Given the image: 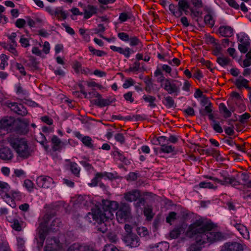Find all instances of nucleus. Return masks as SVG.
I'll return each instance as SVG.
<instances>
[{"instance_id": "473e14b6", "label": "nucleus", "mask_w": 251, "mask_h": 251, "mask_svg": "<svg viewBox=\"0 0 251 251\" xmlns=\"http://www.w3.org/2000/svg\"><path fill=\"white\" fill-rule=\"evenodd\" d=\"M10 193H8L6 194V195H4L2 196V198L4 200V201L9 204L10 206H11L13 208H14L16 207V203L14 201V200L13 198L12 197H10Z\"/></svg>"}, {"instance_id": "de8ad7c7", "label": "nucleus", "mask_w": 251, "mask_h": 251, "mask_svg": "<svg viewBox=\"0 0 251 251\" xmlns=\"http://www.w3.org/2000/svg\"><path fill=\"white\" fill-rule=\"evenodd\" d=\"M37 46L33 47L32 49V53L37 56H41L42 55V51L40 50V47H41L42 45L40 43L37 44Z\"/></svg>"}, {"instance_id": "a211bd4d", "label": "nucleus", "mask_w": 251, "mask_h": 251, "mask_svg": "<svg viewBox=\"0 0 251 251\" xmlns=\"http://www.w3.org/2000/svg\"><path fill=\"white\" fill-rule=\"evenodd\" d=\"M112 177V174L111 173L106 172L98 173L96 174L95 177L91 180V182L89 183V185L91 187L96 186L102 178H110Z\"/></svg>"}, {"instance_id": "39448f33", "label": "nucleus", "mask_w": 251, "mask_h": 251, "mask_svg": "<svg viewBox=\"0 0 251 251\" xmlns=\"http://www.w3.org/2000/svg\"><path fill=\"white\" fill-rule=\"evenodd\" d=\"M60 223V219L54 218L46 214L42 219L40 220L39 226L38 227V235L39 238V243L42 246L45 237L50 231L56 230L55 227L59 226Z\"/></svg>"}, {"instance_id": "c03bdc74", "label": "nucleus", "mask_w": 251, "mask_h": 251, "mask_svg": "<svg viewBox=\"0 0 251 251\" xmlns=\"http://www.w3.org/2000/svg\"><path fill=\"white\" fill-rule=\"evenodd\" d=\"M211 125L214 131L216 132L221 133L223 132V129L220 125L219 122L213 120Z\"/></svg>"}, {"instance_id": "2f4dec72", "label": "nucleus", "mask_w": 251, "mask_h": 251, "mask_svg": "<svg viewBox=\"0 0 251 251\" xmlns=\"http://www.w3.org/2000/svg\"><path fill=\"white\" fill-rule=\"evenodd\" d=\"M16 93L24 98H26L28 96V92L25 89H24L20 84H17L15 86Z\"/></svg>"}, {"instance_id": "a18cd8bd", "label": "nucleus", "mask_w": 251, "mask_h": 251, "mask_svg": "<svg viewBox=\"0 0 251 251\" xmlns=\"http://www.w3.org/2000/svg\"><path fill=\"white\" fill-rule=\"evenodd\" d=\"M70 170L72 173L78 176L79 174L80 168L78 166L77 164L75 162H72L70 164Z\"/></svg>"}, {"instance_id": "7c9ffc66", "label": "nucleus", "mask_w": 251, "mask_h": 251, "mask_svg": "<svg viewBox=\"0 0 251 251\" xmlns=\"http://www.w3.org/2000/svg\"><path fill=\"white\" fill-rule=\"evenodd\" d=\"M163 104L167 108H170L176 106L175 102L173 99L170 96L164 97L162 101Z\"/></svg>"}, {"instance_id": "c85d7f7f", "label": "nucleus", "mask_w": 251, "mask_h": 251, "mask_svg": "<svg viewBox=\"0 0 251 251\" xmlns=\"http://www.w3.org/2000/svg\"><path fill=\"white\" fill-rule=\"evenodd\" d=\"M248 83L249 81L241 76L238 77L235 81V84L239 89L245 88Z\"/></svg>"}, {"instance_id": "6ab92c4d", "label": "nucleus", "mask_w": 251, "mask_h": 251, "mask_svg": "<svg viewBox=\"0 0 251 251\" xmlns=\"http://www.w3.org/2000/svg\"><path fill=\"white\" fill-rule=\"evenodd\" d=\"M169 248L168 243L160 242L156 245H150L147 248V251H167Z\"/></svg>"}, {"instance_id": "b1692460", "label": "nucleus", "mask_w": 251, "mask_h": 251, "mask_svg": "<svg viewBox=\"0 0 251 251\" xmlns=\"http://www.w3.org/2000/svg\"><path fill=\"white\" fill-rule=\"evenodd\" d=\"M84 18L88 19L97 13V9L96 7L88 5L87 6L83 7Z\"/></svg>"}, {"instance_id": "1a4fd4ad", "label": "nucleus", "mask_w": 251, "mask_h": 251, "mask_svg": "<svg viewBox=\"0 0 251 251\" xmlns=\"http://www.w3.org/2000/svg\"><path fill=\"white\" fill-rule=\"evenodd\" d=\"M81 92L85 98L87 97L88 95H89L91 98L94 97H96L97 99L95 100V103L100 107L107 106L110 104L111 102L108 99L102 98L101 95L96 91L89 92L88 94L83 90H81Z\"/></svg>"}, {"instance_id": "4be33fe9", "label": "nucleus", "mask_w": 251, "mask_h": 251, "mask_svg": "<svg viewBox=\"0 0 251 251\" xmlns=\"http://www.w3.org/2000/svg\"><path fill=\"white\" fill-rule=\"evenodd\" d=\"M219 33L224 37H229L233 35L234 30L229 26L221 25L218 29Z\"/></svg>"}, {"instance_id": "58836bf2", "label": "nucleus", "mask_w": 251, "mask_h": 251, "mask_svg": "<svg viewBox=\"0 0 251 251\" xmlns=\"http://www.w3.org/2000/svg\"><path fill=\"white\" fill-rule=\"evenodd\" d=\"M1 62L0 63V69L4 70L8 66V57L5 54H1L0 56Z\"/></svg>"}, {"instance_id": "864d4df0", "label": "nucleus", "mask_w": 251, "mask_h": 251, "mask_svg": "<svg viewBox=\"0 0 251 251\" xmlns=\"http://www.w3.org/2000/svg\"><path fill=\"white\" fill-rule=\"evenodd\" d=\"M212 111V106H204V108H201L200 110V114L201 116H205L206 115H207L209 113H211Z\"/></svg>"}, {"instance_id": "423d86ee", "label": "nucleus", "mask_w": 251, "mask_h": 251, "mask_svg": "<svg viewBox=\"0 0 251 251\" xmlns=\"http://www.w3.org/2000/svg\"><path fill=\"white\" fill-rule=\"evenodd\" d=\"M204 177L212 180L215 182V184H212L210 182L202 181L199 184V187L201 188H208L215 190L218 188L216 183L224 186L230 185L234 187H236L241 184L239 181L233 176H223V179H220L216 177L209 176H205Z\"/></svg>"}, {"instance_id": "bb28decb", "label": "nucleus", "mask_w": 251, "mask_h": 251, "mask_svg": "<svg viewBox=\"0 0 251 251\" xmlns=\"http://www.w3.org/2000/svg\"><path fill=\"white\" fill-rule=\"evenodd\" d=\"M51 141L52 145V150L53 151H58L61 148L62 142L57 136L53 135L51 138Z\"/></svg>"}, {"instance_id": "774afa93", "label": "nucleus", "mask_w": 251, "mask_h": 251, "mask_svg": "<svg viewBox=\"0 0 251 251\" xmlns=\"http://www.w3.org/2000/svg\"><path fill=\"white\" fill-rule=\"evenodd\" d=\"M102 251H119V250L112 245H106Z\"/></svg>"}, {"instance_id": "72a5a7b5", "label": "nucleus", "mask_w": 251, "mask_h": 251, "mask_svg": "<svg viewBox=\"0 0 251 251\" xmlns=\"http://www.w3.org/2000/svg\"><path fill=\"white\" fill-rule=\"evenodd\" d=\"M231 61L229 58L225 56H219L217 58V63L222 67L228 65Z\"/></svg>"}, {"instance_id": "393cba45", "label": "nucleus", "mask_w": 251, "mask_h": 251, "mask_svg": "<svg viewBox=\"0 0 251 251\" xmlns=\"http://www.w3.org/2000/svg\"><path fill=\"white\" fill-rule=\"evenodd\" d=\"M185 226V225H182L171 231L170 233L171 238L172 239H176L177 238L181 233L184 232Z\"/></svg>"}, {"instance_id": "603ef678", "label": "nucleus", "mask_w": 251, "mask_h": 251, "mask_svg": "<svg viewBox=\"0 0 251 251\" xmlns=\"http://www.w3.org/2000/svg\"><path fill=\"white\" fill-rule=\"evenodd\" d=\"M89 50L90 51H91L94 55H96L97 56H102L105 54V52L102 50H96L94 49L93 47L90 46L89 47Z\"/></svg>"}, {"instance_id": "f257e3e1", "label": "nucleus", "mask_w": 251, "mask_h": 251, "mask_svg": "<svg viewBox=\"0 0 251 251\" xmlns=\"http://www.w3.org/2000/svg\"><path fill=\"white\" fill-rule=\"evenodd\" d=\"M186 234L190 237L195 238L196 242V245H191L188 248L187 251H200V248H197V246L220 241L223 238L221 232L211 231L206 219L201 217H198L189 226Z\"/></svg>"}, {"instance_id": "a878e982", "label": "nucleus", "mask_w": 251, "mask_h": 251, "mask_svg": "<svg viewBox=\"0 0 251 251\" xmlns=\"http://www.w3.org/2000/svg\"><path fill=\"white\" fill-rule=\"evenodd\" d=\"M12 124V120L11 119L4 118L0 120V135L2 134V131L7 130Z\"/></svg>"}, {"instance_id": "79ce46f5", "label": "nucleus", "mask_w": 251, "mask_h": 251, "mask_svg": "<svg viewBox=\"0 0 251 251\" xmlns=\"http://www.w3.org/2000/svg\"><path fill=\"white\" fill-rule=\"evenodd\" d=\"M52 12H54L59 18L65 19L67 17L66 13L61 8H56L55 10H52L51 13Z\"/></svg>"}, {"instance_id": "338daca9", "label": "nucleus", "mask_w": 251, "mask_h": 251, "mask_svg": "<svg viewBox=\"0 0 251 251\" xmlns=\"http://www.w3.org/2000/svg\"><path fill=\"white\" fill-rule=\"evenodd\" d=\"M118 37L122 41L125 42L128 41L129 40V35L125 32H121L118 34Z\"/></svg>"}, {"instance_id": "09e8293b", "label": "nucleus", "mask_w": 251, "mask_h": 251, "mask_svg": "<svg viewBox=\"0 0 251 251\" xmlns=\"http://www.w3.org/2000/svg\"><path fill=\"white\" fill-rule=\"evenodd\" d=\"M40 137H39V140L38 142L42 145L46 150H47L49 148V146L47 145V142L46 137L42 133H40Z\"/></svg>"}, {"instance_id": "9b49d317", "label": "nucleus", "mask_w": 251, "mask_h": 251, "mask_svg": "<svg viewBox=\"0 0 251 251\" xmlns=\"http://www.w3.org/2000/svg\"><path fill=\"white\" fill-rule=\"evenodd\" d=\"M8 222L10 224V226L17 231L22 230L24 226V222L21 218L16 214L13 216L9 215L7 217Z\"/></svg>"}, {"instance_id": "69168bd1", "label": "nucleus", "mask_w": 251, "mask_h": 251, "mask_svg": "<svg viewBox=\"0 0 251 251\" xmlns=\"http://www.w3.org/2000/svg\"><path fill=\"white\" fill-rule=\"evenodd\" d=\"M0 251H9L8 244L7 242L0 241Z\"/></svg>"}, {"instance_id": "a19ab883", "label": "nucleus", "mask_w": 251, "mask_h": 251, "mask_svg": "<svg viewBox=\"0 0 251 251\" xmlns=\"http://www.w3.org/2000/svg\"><path fill=\"white\" fill-rule=\"evenodd\" d=\"M17 242L18 251H25V240L22 238L19 237L17 238Z\"/></svg>"}, {"instance_id": "680f3d73", "label": "nucleus", "mask_w": 251, "mask_h": 251, "mask_svg": "<svg viewBox=\"0 0 251 251\" xmlns=\"http://www.w3.org/2000/svg\"><path fill=\"white\" fill-rule=\"evenodd\" d=\"M78 251H95L92 248L86 244L80 245L79 244Z\"/></svg>"}, {"instance_id": "0eeeda50", "label": "nucleus", "mask_w": 251, "mask_h": 251, "mask_svg": "<svg viewBox=\"0 0 251 251\" xmlns=\"http://www.w3.org/2000/svg\"><path fill=\"white\" fill-rule=\"evenodd\" d=\"M160 81L161 87L169 94H175L177 96L180 93V88L182 85L180 81L165 78L163 76H161Z\"/></svg>"}, {"instance_id": "5fc2aeb1", "label": "nucleus", "mask_w": 251, "mask_h": 251, "mask_svg": "<svg viewBox=\"0 0 251 251\" xmlns=\"http://www.w3.org/2000/svg\"><path fill=\"white\" fill-rule=\"evenodd\" d=\"M249 45L250 43L239 44L238 49L242 53H245L247 52L249 50Z\"/></svg>"}, {"instance_id": "8fccbe9b", "label": "nucleus", "mask_w": 251, "mask_h": 251, "mask_svg": "<svg viewBox=\"0 0 251 251\" xmlns=\"http://www.w3.org/2000/svg\"><path fill=\"white\" fill-rule=\"evenodd\" d=\"M24 186L29 192H31L34 189V184L29 179H25V180Z\"/></svg>"}, {"instance_id": "4468645a", "label": "nucleus", "mask_w": 251, "mask_h": 251, "mask_svg": "<svg viewBox=\"0 0 251 251\" xmlns=\"http://www.w3.org/2000/svg\"><path fill=\"white\" fill-rule=\"evenodd\" d=\"M123 240L126 245L130 248H136L140 245V240L135 235L129 234L124 237Z\"/></svg>"}, {"instance_id": "5701e85b", "label": "nucleus", "mask_w": 251, "mask_h": 251, "mask_svg": "<svg viewBox=\"0 0 251 251\" xmlns=\"http://www.w3.org/2000/svg\"><path fill=\"white\" fill-rule=\"evenodd\" d=\"M13 157L12 151L8 148L0 149V158L3 160H11Z\"/></svg>"}, {"instance_id": "49530a36", "label": "nucleus", "mask_w": 251, "mask_h": 251, "mask_svg": "<svg viewBox=\"0 0 251 251\" xmlns=\"http://www.w3.org/2000/svg\"><path fill=\"white\" fill-rule=\"evenodd\" d=\"M144 213L145 216L148 219H151L153 216L152 209L151 207L150 206H147L145 207Z\"/></svg>"}, {"instance_id": "4d7b16f0", "label": "nucleus", "mask_w": 251, "mask_h": 251, "mask_svg": "<svg viewBox=\"0 0 251 251\" xmlns=\"http://www.w3.org/2000/svg\"><path fill=\"white\" fill-rule=\"evenodd\" d=\"M128 41L129 42V45L130 46H138L141 44L140 40L136 36L129 38Z\"/></svg>"}, {"instance_id": "c9c22d12", "label": "nucleus", "mask_w": 251, "mask_h": 251, "mask_svg": "<svg viewBox=\"0 0 251 251\" xmlns=\"http://www.w3.org/2000/svg\"><path fill=\"white\" fill-rule=\"evenodd\" d=\"M17 46V44L14 45V44L8 43L6 46L5 47V49L7 50L10 53H11L14 56H17L18 55V52L16 50V48Z\"/></svg>"}, {"instance_id": "13d9d810", "label": "nucleus", "mask_w": 251, "mask_h": 251, "mask_svg": "<svg viewBox=\"0 0 251 251\" xmlns=\"http://www.w3.org/2000/svg\"><path fill=\"white\" fill-rule=\"evenodd\" d=\"M7 37L9 40V42L8 43L14 44V45H15V44H17V42L16 41L17 33L12 32L11 34H7Z\"/></svg>"}, {"instance_id": "ddd939ff", "label": "nucleus", "mask_w": 251, "mask_h": 251, "mask_svg": "<svg viewBox=\"0 0 251 251\" xmlns=\"http://www.w3.org/2000/svg\"><path fill=\"white\" fill-rule=\"evenodd\" d=\"M63 246L59 243L58 240L54 238H48L45 251H62Z\"/></svg>"}, {"instance_id": "412c9836", "label": "nucleus", "mask_w": 251, "mask_h": 251, "mask_svg": "<svg viewBox=\"0 0 251 251\" xmlns=\"http://www.w3.org/2000/svg\"><path fill=\"white\" fill-rule=\"evenodd\" d=\"M202 7H203L204 9L209 13V14H207L204 16V20L205 23L211 27L213 26L214 25V21L212 16L210 15V14L213 13L212 9L209 6H203V4L201 8ZM201 8V7L200 8V9Z\"/></svg>"}, {"instance_id": "aec40b11", "label": "nucleus", "mask_w": 251, "mask_h": 251, "mask_svg": "<svg viewBox=\"0 0 251 251\" xmlns=\"http://www.w3.org/2000/svg\"><path fill=\"white\" fill-rule=\"evenodd\" d=\"M141 196L140 192L137 190H133L126 193L124 195L125 200L129 202L137 201Z\"/></svg>"}, {"instance_id": "052dcab7", "label": "nucleus", "mask_w": 251, "mask_h": 251, "mask_svg": "<svg viewBox=\"0 0 251 251\" xmlns=\"http://www.w3.org/2000/svg\"><path fill=\"white\" fill-rule=\"evenodd\" d=\"M157 141L158 143H156V144H158L161 147L166 144H168V140H167V137L164 136H161L158 137Z\"/></svg>"}, {"instance_id": "e433bc0d", "label": "nucleus", "mask_w": 251, "mask_h": 251, "mask_svg": "<svg viewBox=\"0 0 251 251\" xmlns=\"http://www.w3.org/2000/svg\"><path fill=\"white\" fill-rule=\"evenodd\" d=\"M81 142L85 146L89 148L94 149L95 148V146L93 144L92 138L89 136H84V137L81 139Z\"/></svg>"}, {"instance_id": "7ed1b4c3", "label": "nucleus", "mask_w": 251, "mask_h": 251, "mask_svg": "<svg viewBox=\"0 0 251 251\" xmlns=\"http://www.w3.org/2000/svg\"><path fill=\"white\" fill-rule=\"evenodd\" d=\"M202 6L201 1H179L178 6L169 4V9L176 17H180L183 11L186 15L191 11L194 16L199 17L202 14V11L200 9Z\"/></svg>"}, {"instance_id": "dca6fc26", "label": "nucleus", "mask_w": 251, "mask_h": 251, "mask_svg": "<svg viewBox=\"0 0 251 251\" xmlns=\"http://www.w3.org/2000/svg\"><path fill=\"white\" fill-rule=\"evenodd\" d=\"M8 107L15 113L22 116H25L27 114V110L21 104L16 102H11L8 104Z\"/></svg>"}, {"instance_id": "f03ea898", "label": "nucleus", "mask_w": 251, "mask_h": 251, "mask_svg": "<svg viewBox=\"0 0 251 251\" xmlns=\"http://www.w3.org/2000/svg\"><path fill=\"white\" fill-rule=\"evenodd\" d=\"M118 207L119 204L115 201H105L100 207L92 209V212L86 216V220L89 223H104L113 218L114 213Z\"/></svg>"}, {"instance_id": "3c124183", "label": "nucleus", "mask_w": 251, "mask_h": 251, "mask_svg": "<svg viewBox=\"0 0 251 251\" xmlns=\"http://www.w3.org/2000/svg\"><path fill=\"white\" fill-rule=\"evenodd\" d=\"M34 3L39 8H44L45 10L50 12L51 13L52 11V9L51 7L47 6H45L43 2V1H34Z\"/></svg>"}, {"instance_id": "e2e57ef3", "label": "nucleus", "mask_w": 251, "mask_h": 251, "mask_svg": "<svg viewBox=\"0 0 251 251\" xmlns=\"http://www.w3.org/2000/svg\"><path fill=\"white\" fill-rule=\"evenodd\" d=\"M133 52V50H132L129 48L126 47V48L123 49L121 54L124 55L126 57L129 58L130 56V54Z\"/></svg>"}, {"instance_id": "6e6552de", "label": "nucleus", "mask_w": 251, "mask_h": 251, "mask_svg": "<svg viewBox=\"0 0 251 251\" xmlns=\"http://www.w3.org/2000/svg\"><path fill=\"white\" fill-rule=\"evenodd\" d=\"M131 214L130 206L126 203L122 204L116 212V218L119 223H124L128 219Z\"/></svg>"}, {"instance_id": "4c0bfd02", "label": "nucleus", "mask_w": 251, "mask_h": 251, "mask_svg": "<svg viewBox=\"0 0 251 251\" xmlns=\"http://www.w3.org/2000/svg\"><path fill=\"white\" fill-rule=\"evenodd\" d=\"M133 17V15L131 12H123L119 15V20L120 22H124L128 19H130Z\"/></svg>"}, {"instance_id": "bf43d9fd", "label": "nucleus", "mask_w": 251, "mask_h": 251, "mask_svg": "<svg viewBox=\"0 0 251 251\" xmlns=\"http://www.w3.org/2000/svg\"><path fill=\"white\" fill-rule=\"evenodd\" d=\"M134 84L135 81L134 80L131 78H129L125 81V82L123 85V87L125 89H127L130 86L134 85Z\"/></svg>"}, {"instance_id": "37998d69", "label": "nucleus", "mask_w": 251, "mask_h": 251, "mask_svg": "<svg viewBox=\"0 0 251 251\" xmlns=\"http://www.w3.org/2000/svg\"><path fill=\"white\" fill-rule=\"evenodd\" d=\"M137 232L141 237H146L149 236V231L145 227H139L137 229Z\"/></svg>"}, {"instance_id": "c756f323", "label": "nucleus", "mask_w": 251, "mask_h": 251, "mask_svg": "<svg viewBox=\"0 0 251 251\" xmlns=\"http://www.w3.org/2000/svg\"><path fill=\"white\" fill-rule=\"evenodd\" d=\"M143 99L145 102L149 103V106L151 108L156 107V104L155 103L156 98L154 97L148 95H144L143 96Z\"/></svg>"}, {"instance_id": "f3484780", "label": "nucleus", "mask_w": 251, "mask_h": 251, "mask_svg": "<svg viewBox=\"0 0 251 251\" xmlns=\"http://www.w3.org/2000/svg\"><path fill=\"white\" fill-rule=\"evenodd\" d=\"M17 127L16 130L22 134H26L28 132V126L29 124V121L26 119H20L16 122Z\"/></svg>"}, {"instance_id": "20e7f679", "label": "nucleus", "mask_w": 251, "mask_h": 251, "mask_svg": "<svg viewBox=\"0 0 251 251\" xmlns=\"http://www.w3.org/2000/svg\"><path fill=\"white\" fill-rule=\"evenodd\" d=\"M10 147L17 154V156L25 159L31 153V150L26 139L18 135H11L7 138Z\"/></svg>"}, {"instance_id": "6e6d98bb", "label": "nucleus", "mask_w": 251, "mask_h": 251, "mask_svg": "<svg viewBox=\"0 0 251 251\" xmlns=\"http://www.w3.org/2000/svg\"><path fill=\"white\" fill-rule=\"evenodd\" d=\"M237 37L238 41L241 43L240 44L250 43L248 37L244 34H237Z\"/></svg>"}, {"instance_id": "2eb2a0df", "label": "nucleus", "mask_w": 251, "mask_h": 251, "mask_svg": "<svg viewBox=\"0 0 251 251\" xmlns=\"http://www.w3.org/2000/svg\"><path fill=\"white\" fill-rule=\"evenodd\" d=\"M231 224L239 232L241 235L245 239H250V233L247 227L243 224L232 221Z\"/></svg>"}, {"instance_id": "9d476101", "label": "nucleus", "mask_w": 251, "mask_h": 251, "mask_svg": "<svg viewBox=\"0 0 251 251\" xmlns=\"http://www.w3.org/2000/svg\"><path fill=\"white\" fill-rule=\"evenodd\" d=\"M36 183L37 185L45 189H52L55 186L53 179L49 176H41L37 177Z\"/></svg>"}, {"instance_id": "0e129e2a", "label": "nucleus", "mask_w": 251, "mask_h": 251, "mask_svg": "<svg viewBox=\"0 0 251 251\" xmlns=\"http://www.w3.org/2000/svg\"><path fill=\"white\" fill-rule=\"evenodd\" d=\"M19 42L23 47L26 48L29 46L30 44L28 40L24 36H21Z\"/></svg>"}, {"instance_id": "f704fd0d", "label": "nucleus", "mask_w": 251, "mask_h": 251, "mask_svg": "<svg viewBox=\"0 0 251 251\" xmlns=\"http://www.w3.org/2000/svg\"><path fill=\"white\" fill-rule=\"evenodd\" d=\"M241 179L243 181V185L248 188H251V179H250V176L247 174L242 173Z\"/></svg>"}, {"instance_id": "ea45409f", "label": "nucleus", "mask_w": 251, "mask_h": 251, "mask_svg": "<svg viewBox=\"0 0 251 251\" xmlns=\"http://www.w3.org/2000/svg\"><path fill=\"white\" fill-rule=\"evenodd\" d=\"M168 144H166L162 145L160 148V151L166 153L173 152L175 151V147L171 145H168Z\"/></svg>"}, {"instance_id": "cd10ccee", "label": "nucleus", "mask_w": 251, "mask_h": 251, "mask_svg": "<svg viewBox=\"0 0 251 251\" xmlns=\"http://www.w3.org/2000/svg\"><path fill=\"white\" fill-rule=\"evenodd\" d=\"M10 187L7 183L0 180V195L1 196L10 193Z\"/></svg>"}, {"instance_id": "f8f14e48", "label": "nucleus", "mask_w": 251, "mask_h": 251, "mask_svg": "<svg viewBox=\"0 0 251 251\" xmlns=\"http://www.w3.org/2000/svg\"><path fill=\"white\" fill-rule=\"evenodd\" d=\"M246 247L245 244L238 242H227L221 247V251H244Z\"/></svg>"}]
</instances>
